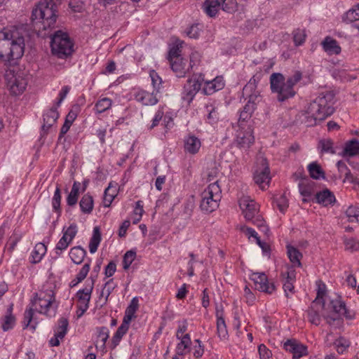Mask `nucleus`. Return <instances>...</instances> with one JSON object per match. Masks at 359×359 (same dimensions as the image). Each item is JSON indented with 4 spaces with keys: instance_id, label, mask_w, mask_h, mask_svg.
Returning <instances> with one entry per match:
<instances>
[{
    "instance_id": "21",
    "label": "nucleus",
    "mask_w": 359,
    "mask_h": 359,
    "mask_svg": "<svg viewBox=\"0 0 359 359\" xmlns=\"http://www.w3.org/2000/svg\"><path fill=\"white\" fill-rule=\"evenodd\" d=\"M321 46L328 55H339L341 50L338 42L331 36H326L321 42Z\"/></svg>"
},
{
    "instance_id": "61",
    "label": "nucleus",
    "mask_w": 359,
    "mask_h": 359,
    "mask_svg": "<svg viewBox=\"0 0 359 359\" xmlns=\"http://www.w3.org/2000/svg\"><path fill=\"white\" fill-rule=\"evenodd\" d=\"M276 205L281 212H284L288 207V201L285 194L280 195L275 199Z\"/></svg>"
},
{
    "instance_id": "18",
    "label": "nucleus",
    "mask_w": 359,
    "mask_h": 359,
    "mask_svg": "<svg viewBox=\"0 0 359 359\" xmlns=\"http://www.w3.org/2000/svg\"><path fill=\"white\" fill-rule=\"evenodd\" d=\"M254 140L255 138L251 128H248L246 130L238 132L236 142L240 148L248 149L253 144Z\"/></svg>"
},
{
    "instance_id": "30",
    "label": "nucleus",
    "mask_w": 359,
    "mask_h": 359,
    "mask_svg": "<svg viewBox=\"0 0 359 359\" xmlns=\"http://www.w3.org/2000/svg\"><path fill=\"white\" fill-rule=\"evenodd\" d=\"M220 6L219 0H205L203 8L205 13L210 17H215L218 12Z\"/></svg>"
},
{
    "instance_id": "58",
    "label": "nucleus",
    "mask_w": 359,
    "mask_h": 359,
    "mask_svg": "<svg viewBox=\"0 0 359 359\" xmlns=\"http://www.w3.org/2000/svg\"><path fill=\"white\" fill-rule=\"evenodd\" d=\"M90 270V264L86 263L81 269L79 271L78 274L76 275V283H74L72 286L76 285L78 283L81 282L87 276Z\"/></svg>"
},
{
    "instance_id": "12",
    "label": "nucleus",
    "mask_w": 359,
    "mask_h": 359,
    "mask_svg": "<svg viewBox=\"0 0 359 359\" xmlns=\"http://www.w3.org/2000/svg\"><path fill=\"white\" fill-rule=\"evenodd\" d=\"M54 300L53 294L41 292L39 295L36 294L32 304L40 313L48 315Z\"/></svg>"
},
{
    "instance_id": "7",
    "label": "nucleus",
    "mask_w": 359,
    "mask_h": 359,
    "mask_svg": "<svg viewBox=\"0 0 359 359\" xmlns=\"http://www.w3.org/2000/svg\"><path fill=\"white\" fill-rule=\"evenodd\" d=\"M4 78L12 94L19 95L25 90L27 85V74L18 67H11L6 69Z\"/></svg>"
},
{
    "instance_id": "36",
    "label": "nucleus",
    "mask_w": 359,
    "mask_h": 359,
    "mask_svg": "<svg viewBox=\"0 0 359 359\" xmlns=\"http://www.w3.org/2000/svg\"><path fill=\"white\" fill-rule=\"evenodd\" d=\"M344 152L349 156H356L359 154V140L353 139L346 143Z\"/></svg>"
},
{
    "instance_id": "5",
    "label": "nucleus",
    "mask_w": 359,
    "mask_h": 359,
    "mask_svg": "<svg viewBox=\"0 0 359 359\" xmlns=\"http://www.w3.org/2000/svg\"><path fill=\"white\" fill-rule=\"evenodd\" d=\"M221 193L217 181L210 184L201 194V210L207 213L215 210L219 207V202L222 197Z\"/></svg>"
},
{
    "instance_id": "42",
    "label": "nucleus",
    "mask_w": 359,
    "mask_h": 359,
    "mask_svg": "<svg viewBox=\"0 0 359 359\" xmlns=\"http://www.w3.org/2000/svg\"><path fill=\"white\" fill-rule=\"evenodd\" d=\"M326 292V286L324 283H319L318 284V291H317V297L313 300V305H320L322 306V309H324L325 306V301L323 299V297L325 294Z\"/></svg>"
},
{
    "instance_id": "45",
    "label": "nucleus",
    "mask_w": 359,
    "mask_h": 359,
    "mask_svg": "<svg viewBox=\"0 0 359 359\" xmlns=\"http://www.w3.org/2000/svg\"><path fill=\"white\" fill-rule=\"evenodd\" d=\"M34 316V309L33 308H29L25 311L24 313V320H23V329H26L28 327H30L32 330H35L36 326V323L31 324L33 320Z\"/></svg>"
},
{
    "instance_id": "25",
    "label": "nucleus",
    "mask_w": 359,
    "mask_h": 359,
    "mask_svg": "<svg viewBox=\"0 0 359 359\" xmlns=\"http://www.w3.org/2000/svg\"><path fill=\"white\" fill-rule=\"evenodd\" d=\"M180 341L176 347V353L178 355H184L190 351L191 341L189 334H184L183 337L178 339Z\"/></svg>"
},
{
    "instance_id": "43",
    "label": "nucleus",
    "mask_w": 359,
    "mask_h": 359,
    "mask_svg": "<svg viewBox=\"0 0 359 359\" xmlns=\"http://www.w3.org/2000/svg\"><path fill=\"white\" fill-rule=\"evenodd\" d=\"M69 325L68 320L66 318H61L58 321V325L55 330V333L62 339L67 334Z\"/></svg>"
},
{
    "instance_id": "46",
    "label": "nucleus",
    "mask_w": 359,
    "mask_h": 359,
    "mask_svg": "<svg viewBox=\"0 0 359 359\" xmlns=\"http://www.w3.org/2000/svg\"><path fill=\"white\" fill-rule=\"evenodd\" d=\"M34 316V309L33 308H29L25 311L24 313V320H23V329H26L28 327H30L32 330H35L36 326V323L31 324L33 320Z\"/></svg>"
},
{
    "instance_id": "37",
    "label": "nucleus",
    "mask_w": 359,
    "mask_h": 359,
    "mask_svg": "<svg viewBox=\"0 0 359 359\" xmlns=\"http://www.w3.org/2000/svg\"><path fill=\"white\" fill-rule=\"evenodd\" d=\"M100 241L101 233L100 229L99 227L95 226L93 229V236L89 243V250L91 253H95L97 251Z\"/></svg>"
},
{
    "instance_id": "3",
    "label": "nucleus",
    "mask_w": 359,
    "mask_h": 359,
    "mask_svg": "<svg viewBox=\"0 0 359 359\" xmlns=\"http://www.w3.org/2000/svg\"><path fill=\"white\" fill-rule=\"evenodd\" d=\"M56 4L51 0L40 2L32 10L31 20L34 24L41 23L43 29L54 27L57 18Z\"/></svg>"
},
{
    "instance_id": "17",
    "label": "nucleus",
    "mask_w": 359,
    "mask_h": 359,
    "mask_svg": "<svg viewBox=\"0 0 359 359\" xmlns=\"http://www.w3.org/2000/svg\"><path fill=\"white\" fill-rule=\"evenodd\" d=\"M156 94L155 90L150 93L144 90H139L135 93V99L144 105H154L158 101Z\"/></svg>"
},
{
    "instance_id": "19",
    "label": "nucleus",
    "mask_w": 359,
    "mask_h": 359,
    "mask_svg": "<svg viewBox=\"0 0 359 359\" xmlns=\"http://www.w3.org/2000/svg\"><path fill=\"white\" fill-rule=\"evenodd\" d=\"M203 82L205 86L203 91L205 95H212L224 87V81L222 76H217L212 81H204Z\"/></svg>"
},
{
    "instance_id": "57",
    "label": "nucleus",
    "mask_w": 359,
    "mask_h": 359,
    "mask_svg": "<svg viewBox=\"0 0 359 359\" xmlns=\"http://www.w3.org/2000/svg\"><path fill=\"white\" fill-rule=\"evenodd\" d=\"M255 109L251 105H245L240 113L239 121H245L250 118Z\"/></svg>"
},
{
    "instance_id": "22",
    "label": "nucleus",
    "mask_w": 359,
    "mask_h": 359,
    "mask_svg": "<svg viewBox=\"0 0 359 359\" xmlns=\"http://www.w3.org/2000/svg\"><path fill=\"white\" fill-rule=\"evenodd\" d=\"M170 64L172 71L175 72L178 77L184 76L189 69V65H187V60L184 59L182 57L170 61Z\"/></svg>"
},
{
    "instance_id": "49",
    "label": "nucleus",
    "mask_w": 359,
    "mask_h": 359,
    "mask_svg": "<svg viewBox=\"0 0 359 359\" xmlns=\"http://www.w3.org/2000/svg\"><path fill=\"white\" fill-rule=\"evenodd\" d=\"M220 6L224 11L232 13L237 10L238 4L236 0H221Z\"/></svg>"
},
{
    "instance_id": "63",
    "label": "nucleus",
    "mask_w": 359,
    "mask_h": 359,
    "mask_svg": "<svg viewBox=\"0 0 359 359\" xmlns=\"http://www.w3.org/2000/svg\"><path fill=\"white\" fill-rule=\"evenodd\" d=\"M180 48L181 47H180L179 45H176L170 48L168 56L169 62L172 61L176 58L182 57Z\"/></svg>"
},
{
    "instance_id": "50",
    "label": "nucleus",
    "mask_w": 359,
    "mask_h": 359,
    "mask_svg": "<svg viewBox=\"0 0 359 359\" xmlns=\"http://www.w3.org/2000/svg\"><path fill=\"white\" fill-rule=\"evenodd\" d=\"M344 20L348 22L359 20V4L346 13Z\"/></svg>"
},
{
    "instance_id": "64",
    "label": "nucleus",
    "mask_w": 359,
    "mask_h": 359,
    "mask_svg": "<svg viewBox=\"0 0 359 359\" xmlns=\"http://www.w3.org/2000/svg\"><path fill=\"white\" fill-rule=\"evenodd\" d=\"M258 351L260 359H269L272 355L271 351L264 344L259 346Z\"/></svg>"
},
{
    "instance_id": "23",
    "label": "nucleus",
    "mask_w": 359,
    "mask_h": 359,
    "mask_svg": "<svg viewBox=\"0 0 359 359\" xmlns=\"http://www.w3.org/2000/svg\"><path fill=\"white\" fill-rule=\"evenodd\" d=\"M59 114L56 109L52 108L43 114L42 130L46 132L57 121Z\"/></svg>"
},
{
    "instance_id": "28",
    "label": "nucleus",
    "mask_w": 359,
    "mask_h": 359,
    "mask_svg": "<svg viewBox=\"0 0 359 359\" xmlns=\"http://www.w3.org/2000/svg\"><path fill=\"white\" fill-rule=\"evenodd\" d=\"M287 252L292 266L294 267H301V259L303 257L302 254L296 248L291 245L287 246Z\"/></svg>"
},
{
    "instance_id": "6",
    "label": "nucleus",
    "mask_w": 359,
    "mask_h": 359,
    "mask_svg": "<svg viewBox=\"0 0 359 359\" xmlns=\"http://www.w3.org/2000/svg\"><path fill=\"white\" fill-rule=\"evenodd\" d=\"M50 48L53 55L66 58L73 52V43L67 33L58 30L51 37Z\"/></svg>"
},
{
    "instance_id": "29",
    "label": "nucleus",
    "mask_w": 359,
    "mask_h": 359,
    "mask_svg": "<svg viewBox=\"0 0 359 359\" xmlns=\"http://www.w3.org/2000/svg\"><path fill=\"white\" fill-rule=\"evenodd\" d=\"M46 252V246L42 243H37L32 252L30 262L32 264L40 262Z\"/></svg>"
},
{
    "instance_id": "15",
    "label": "nucleus",
    "mask_w": 359,
    "mask_h": 359,
    "mask_svg": "<svg viewBox=\"0 0 359 359\" xmlns=\"http://www.w3.org/2000/svg\"><path fill=\"white\" fill-rule=\"evenodd\" d=\"M93 285L94 283L92 281L91 284L88 287L79 290L76 293V297L79 301L77 307L79 310H81V313L78 314L79 318L83 316L88 309Z\"/></svg>"
},
{
    "instance_id": "60",
    "label": "nucleus",
    "mask_w": 359,
    "mask_h": 359,
    "mask_svg": "<svg viewBox=\"0 0 359 359\" xmlns=\"http://www.w3.org/2000/svg\"><path fill=\"white\" fill-rule=\"evenodd\" d=\"M149 75L151 79L152 85L154 88V90L158 93L160 88V86L162 83L161 78L154 70L150 71Z\"/></svg>"
},
{
    "instance_id": "9",
    "label": "nucleus",
    "mask_w": 359,
    "mask_h": 359,
    "mask_svg": "<svg viewBox=\"0 0 359 359\" xmlns=\"http://www.w3.org/2000/svg\"><path fill=\"white\" fill-rule=\"evenodd\" d=\"M204 78L202 74H194L189 79L184 86L182 99L190 104L196 93L201 90Z\"/></svg>"
},
{
    "instance_id": "32",
    "label": "nucleus",
    "mask_w": 359,
    "mask_h": 359,
    "mask_svg": "<svg viewBox=\"0 0 359 359\" xmlns=\"http://www.w3.org/2000/svg\"><path fill=\"white\" fill-rule=\"evenodd\" d=\"M139 307V300L137 297H133L126 308L123 320L130 323L132 318L135 316V313Z\"/></svg>"
},
{
    "instance_id": "27",
    "label": "nucleus",
    "mask_w": 359,
    "mask_h": 359,
    "mask_svg": "<svg viewBox=\"0 0 359 359\" xmlns=\"http://www.w3.org/2000/svg\"><path fill=\"white\" fill-rule=\"evenodd\" d=\"M217 329L218 336L221 339H225L228 334L226 323L223 318V311L217 309L216 310Z\"/></svg>"
},
{
    "instance_id": "52",
    "label": "nucleus",
    "mask_w": 359,
    "mask_h": 359,
    "mask_svg": "<svg viewBox=\"0 0 359 359\" xmlns=\"http://www.w3.org/2000/svg\"><path fill=\"white\" fill-rule=\"evenodd\" d=\"M344 243L346 250L351 252L359 250V241L353 238H345Z\"/></svg>"
},
{
    "instance_id": "53",
    "label": "nucleus",
    "mask_w": 359,
    "mask_h": 359,
    "mask_svg": "<svg viewBox=\"0 0 359 359\" xmlns=\"http://www.w3.org/2000/svg\"><path fill=\"white\" fill-rule=\"evenodd\" d=\"M136 257V252L133 250H129L126 252L123 259V269L127 270L135 260Z\"/></svg>"
},
{
    "instance_id": "14",
    "label": "nucleus",
    "mask_w": 359,
    "mask_h": 359,
    "mask_svg": "<svg viewBox=\"0 0 359 359\" xmlns=\"http://www.w3.org/2000/svg\"><path fill=\"white\" fill-rule=\"evenodd\" d=\"M239 206L247 220L253 219L258 213V205L248 196H243L239 200Z\"/></svg>"
},
{
    "instance_id": "8",
    "label": "nucleus",
    "mask_w": 359,
    "mask_h": 359,
    "mask_svg": "<svg viewBox=\"0 0 359 359\" xmlns=\"http://www.w3.org/2000/svg\"><path fill=\"white\" fill-rule=\"evenodd\" d=\"M270 84L271 91L277 93L276 98L278 102H285L296 94L294 88L285 82V77L280 73H273L271 75Z\"/></svg>"
},
{
    "instance_id": "62",
    "label": "nucleus",
    "mask_w": 359,
    "mask_h": 359,
    "mask_svg": "<svg viewBox=\"0 0 359 359\" xmlns=\"http://www.w3.org/2000/svg\"><path fill=\"white\" fill-rule=\"evenodd\" d=\"M252 223L256 225L261 231L267 233L269 231V228L265 225V222L264 219L259 215H256L253 219H251Z\"/></svg>"
},
{
    "instance_id": "34",
    "label": "nucleus",
    "mask_w": 359,
    "mask_h": 359,
    "mask_svg": "<svg viewBox=\"0 0 359 359\" xmlns=\"http://www.w3.org/2000/svg\"><path fill=\"white\" fill-rule=\"evenodd\" d=\"M130 323H128L123 320L121 325L118 327L116 333L114 334L112 338V344L114 348L116 347L119 341H121L123 336L127 332L129 328Z\"/></svg>"
},
{
    "instance_id": "40",
    "label": "nucleus",
    "mask_w": 359,
    "mask_h": 359,
    "mask_svg": "<svg viewBox=\"0 0 359 359\" xmlns=\"http://www.w3.org/2000/svg\"><path fill=\"white\" fill-rule=\"evenodd\" d=\"M15 323V318L12 314V306L8 311L6 315L4 316V323L1 325L2 330L6 332L12 329Z\"/></svg>"
},
{
    "instance_id": "4",
    "label": "nucleus",
    "mask_w": 359,
    "mask_h": 359,
    "mask_svg": "<svg viewBox=\"0 0 359 359\" xmlns=\"http://www.w3.org/2000/svg\"><path fill=\"white\" fill-rule=\"evenodd\" d=\"M321 315L326 320L327 324L334 327L341 323L340 316H344L349 319L352 318V316L348 313L345 303L339 298L331 300L327 307L325 306L324 309H322Z\"/></svg>"
},
{
    "instance_id": "55",
    "label": "nucleus",
    "mask_w": 359,
    "mask_h": 359,
    "mask_svg": "<svg viewBox=\"0 0 359 359\" xmlns=\"http://www.w3.org/2000/svg\"><path fill=\"white\" fill-rule=\"evenodd\" d=\"M306 34L304 29H297L293 32V40L296 46H300L305 41Z\"/></svg>"
},
{
    "instance_id": "47",
    "label": "nucleus",
    "mask_w": 359,
    "mask_h": 359,
    "mask_svg": "<svg viewBox=\"0 0 359 359\" xmlns=\"http://www.w3.org/2000/svg\"><path fill=\"white\" fill-rule=\"evenodd\" d=\"M111 103L112 102L109 98L104 97L96 102L95 109L97 113L101 114L109 109L111 106Z\"/></svg>"
},
{
    "instance_id": "54",
    "label": "nucleus",
    "mask_w": 359,
    "mask_h": 359,
    "mask_svg": "<svg viewBox=\"0 0 359 359\" xmlns=\"http://www.w3.org/2000/svg\"><path fill=\"white\" fill-rule=\"evenodd\" d=\"M350 344V341L342 337L337 339L334 342V345L339 353H343L349 347Z\"/></svg>"
},
{
    "instance_id": "51",
    "label": "nucleus",
    "mask_w": 359,
    "mask_h": 359,
    "mask_svg": "<svg viewBox=\"0 0 359 359\" xmlns=\"http://www.w3.org/2000/svg\"><path fill=\"white\" fill-rule=\"evenodd\" d=\"M346 215L349 222H358L359 208L355 206H349L346 211Z\"/></svg>"
},
{
    "instance_id": "33",
    "label": "nucleus",
    "mask_w": 359,
    "mask_h": 359,
    "mask_svg": "<svg viewBox=\"0 0 359 359\" xmlns=\"http://www.w3.org/2000/svg\"><path fill=\"white\" fill-rule=\"evenodd\" d=\"M322 310V306L320 305H313V302L311 304V308L308 311L309 320L316 325H319L320 322V316L319 312Z\"/></svg>"
},
{
    "instance_id": "44",
    "label": "nucleus",
    "mask_w": 359,
    "mask_h": 359,
    "mask_svg": "<svg viewBox=\"0 0 359 359\" xmlns=\"http://www.w3.org/2000/svg\"><path fill=\"white\" fill-rule=\"evenodd\" d=\"M116 287V284L114 283L113 279L109 280L104 285L100 297H104V301L103 304H105L108 300V297L112 292V291Z\"/></svg>"
},
{
    "instance_id": "10",
    "label": "nucleus",
    "mask_w": 359,
    "mask_h": 359,
    "mask_svg": "<svg viewBox=\"0 0 359 359\" xmlns=\"http://www.w3.org/2000/svg\"><path fill=\"white\" fill-rule=\"evenodd\" d=\"M257 167L255 171L254 180L262 189H266L271 181L270 170L266 158L263 156L257 159Z\"/></svg>"
},
{
    "instance_id": "26",
    "label": "nucleus",
    "mask_w": 359,
    "mask_h": 359,
    "mask_svg": "<svg viewBox=\"0 0 359 359\" xmlns=\"http://www.w3.org/2000/svg\"><path fill=\"white\" fill-rule=\"evenodd\" d=\"M299 192L304 197H310L315 192V182L309 180H303L299 184Z\"/></svg>"
},
{
    "instance_id": "35",
    "label": "nucleus",
    "mask_w": 359,
    "mask_h": 359,
    "mask_svg": "<svg viewBox=\"0 0 359 359\" xmlns=\"http://www.w3.org/2000/svg\"><path fill=\"white\" fill-rule=\"evenodd\" d=\"M81 211L85 214H90L93 209V199L89 194H85L79 202Z\"/></svg>"
},
{
    "instance_id": "41",
    "label": "nucleus",
    "mask_w": 359,
    "mask_h": 359,
    "mask_svg": "<svg viewBox=\"0 0 359 359\" xmlns=\"http://www.w3.org/2000/svg\"><path fill=\"white\" fill-rule=\"evenodd\" d=\"M308 170L309 172L310 176L313 179L318 180L321 177H325L322 168L316 162L310 163L308 165Z\"/></svg>"
},
{
    "instance_id": "1",
    "label": "nucleus",
    "mask_w": 359,
    "mask_h": 359,
    "mask_svg": "<svg viewBox=\"0 0 359 359\" xmlns=\"http://www.w3.org/2000/svg\"><path fill=\"white\" fill-rule=\"evenodd\" d=\"M334 94L330 91L322 93L312 101L307 109L299 114V118L306 126L311 127L325 120L334 111Z\"/></svg>"
},
{
    "instance_id": "16",
    "label": "nucleus",
    "mask_w": 359,
    "mask_h": 359,
    "mask_svg": "<svg viewBox=\"0 0 359 359\" xmlns=\"http://www.w3.org/2000/svg\"><path fill=\"white\" fill-rule=\"evenodd\" d=\"M284 348L292 353V359H299L308 354L307 347L294 339H288L284 343Z\"/></svg>"
},
{
    "instance_id": "59",
    "label": "nucleus",
    "mask_w": 359,
    "mask_h": 359,
    "mask_svg": "<svg viewBox=\"0 0 359 359\" xmlns=\"http://www.w3.org/2000/svg\"><path fill=\"white\" fill-rule=\"evenodd\" d=\"M302 74L299 71H296L294 74L287 79L285 81L288 86L294 88V86L302 79Z\"/></svg>"
},
{
    "instance_id": "20",
    "label": "nucleus",
    "mask_w": 359,
    "mask_h": 359,
    "mask_svg": "<svg viewBox=\"0 0 359 359\" xmlns=\"http://www.w3.org/2000/svg\"><path fill=\"white\" fill-rule=\"evenodd\" d=\"M184 151L191 154H196L198 152L201 142L199 138L194 135H189L184 140Z\"/></svg>"
},
{
    "instance_id": "13",
    "label": "nucleus",
    "mask_w": 359,
    "mask_h": 359,
    "mask_svg": "<svg viewBox=\"0 0 359 359\" xmlns=\"http://www.w3.org/2000/svg\"><path fill=\"white\" fill-rule=\"evenodd\" d=\"M251 279L254 281L257 290L267 294H271L276 289L273 283H269L264 273H254Z\"/></svg>"
},
{
    "instance_id": "56",
    "label": "nucleus",
    "mask_w": 359,
    "mask_h": 359,
    "mask_svg": "<svg viewBox=\"0 0 359 359\" xmlns=\"http://www.w3.org/2000/svg\"><path fill=\"white\" fill-rule=\"evenodd\" d=\"M61 192L59 187H56L54 196L52 200L53 210L57 212H60Z\"/></svg>"
},
{
    "instance_id": "2",
    "label": "nucleus",
    "mask_w": 359,
    "mask_h": 359,
    "mask_svg": "<svg viewBox=\"0 0 359 359\" xmlns=\"http://www.w3.org/2000/svg\"><path fill=\"white\" fill-rule=\"evenodd\" d=\"M25 51V39L16 30L0 31V60L11 62L21 58Z\"/></svg>"
},
{
    "instance_id": "38",
    "label": "nucleus",
    "mask_w": 359,
    "mask_h": 359,
    "mask_svg": "<svg viewBox=\"0 0 359 359\" xmlns=\"http://www.w3.org/2000/svg\"><path fill=\"white\" fill-rule=\"evenodd\" d=\"M116 196V190L115 187L111 186L110 183L104 191L103 203L104 207H109Z\"/></svg>"
},
{
    "instance_id": "31",
    "label": "nucleus",
    "mask_w": 359,
    "mask_h": 359,
    "mask_svg": "<svg viewBox=\"0 0 359 359\" xmlns=\"http://www.w3.org/2000/svg\"><path fill=\"white\" fill-rule=\"evenodd\" d=\"M86 255V251L80 246L72 248L69 252L70 258L76 264L82 263Z\"/></svg>"
},
{
    "instance_id": "11",
    "label": "nucleus",
    "mask_w": 359,
    "mask_h": 359,
    "mask_svg": "<svg viewBox=\"0 0 359 359\" xmlns=\"http://www.w3.org/2000/svg\"><path fill=\"white\" fill-rule=\"evenodd\" d=\"M257 79L252 76L249 82L243 87L242 96L248 99L245 105H251L254 109L258 103L262 100L261 96L257 88Z\"/></svg>"
},
{
    "instance_id": "24",
    "label": "nucleus",
    "mask_w": 359,
    "mask_h": 359,
    "mask_svg": "<svg viewBox=\"0 0 359 359\" xmlns=\"http://www.w3.org/2000/svg\"><path fill=\"white\" fill-rule=\"evenodd\" d=\"M316 199L317 203L324 206L332 205L336 201L334 195L328 189H325L323 191L317 193L316 194Z\"/></svg>"
},
{
    "instance_id": "48",
    "label": "nucleus",
    "mask_w": 359,
    "mask_h": 359,
    "mask_svg": "<svg viewBox=\"0 0 359 359\" xmlns=\"http://www.w3.org/2000/svg\"><path fill=\"white\" fill-rule=\"evenodd\" d=\"M319 148H320L321 152L335 154V150L333 148V142L330 139H323L319 141Z\"/></svg>"
},
{
    "instance_id": "39",
    "label": "nucleus",
    "mask_w": 359,
    "mask_h": 359,
    "mask_svg": "<svg viewBox=\"0 0 359 359\" xmlns=\"http://www.w3.org/2000/svg\"><path fill=\"white\" fill-rule=\"evenodd\" d=\"M80 183L74 182L72 190L67 198V205L73 206L76 204L79 196Z\"/></svg>"
}]
</instances>
